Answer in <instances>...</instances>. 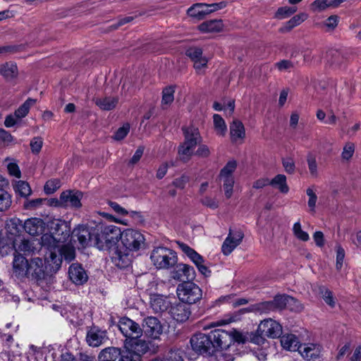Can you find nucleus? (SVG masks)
Segmentation results:
<instances>
[{"instance_id": "f257e3e1", "label": "nucleus", "mask_w": 361, "mask_h": 361, "mask_svg": "<svg viewBox=\"0 0 361 361\" xmlns=\"http://www.w3.org/2000/svg\"><path fill=\"white\" fill-rule=\"evenodd\" d=\"M97 247L100 250H111L116 247L121 235V228L114 225H96Z\"/></svg>"}, {"instance_id": "f03ea898", "label": "nucleus", "mask_w": 361, "mask_h": 361, "mask_svg": "<svg viewBox=\"0 0 361 361\" xmlns=\"http://www.w3.org/2000/svg\"><path fill=\"white\" fill-rule=\"evenodd\" d=\"M184 135V141L178 147V154L184 162L188 161L192 155L197 144L202 141V137L197 128L193 126L182 128Z\"/></svg>"}, {"instance_id": "7ed1b4c3", "label": "nucleus", "mask_w": 361, "mask_h": 361, "mask_svg": "<svg viewBox=\"0 0 361 361\" xmlns=\"http://www.w3.org/2000/svg\"><path fill=\"white\" fill-rule=\"evenodd\" d=\"M150 259L157 269H169L173 267L178 262L176 252L171 249L159 246L153 249Z\"/></svg>"}, {"instance_id": "20e7f679", "label": "nucleus", "mask_w": 361, "mask_h": 361, "mask_svg": "<svg viewBox=\"0 0 361 361\" xmlns=\"http://www.w3.org/2000/svg\"><path fill=\"white\" fill-rule=\"evenodd\" d=\"M69 237V230L66 223H52L50 233L44 234L42 238V245H57L65 243Z\"/></svg>"}, {"instance_id": "39448f33", "label": "nucleus", "mask_w": 361, "mask_h": 361, "mask_svg": "<svg viewBox=\"0 0 361 361\" xmlns=\"http://www.w3.org/2000/svg\"><path fill=\"white\" fill-rule=\"evenodd\" d=\"M177 295L181 302L189 305L195 304L202 299V291L195 283L187 282L178 285Z\"/></svg>"}, {"instance_id": "423d86ee", "label": "nucleus", "mask_w": 361, "mask_h": 361, "mask_svg": "<svg viewBox=\"0 0 361 361\" xmlns=\"http://www.w3.org/2000/svg\"><path fill=\"white\" fill-rule=\"evenodd\" d=\"M190 342L192 349L200 355H212L215 353L209 333L195 334L191 337Z\"/></svg>"}, {"instance_id": "0eeeda50", "label": "nucleus", "mask_w": 361, "mask_h": 361, "mask_svg": "<svg viewBox=\"0 0 361 361\" xmlns=\"http://www.w3.org/2000/svg\"><path fill=\"white\" fill-rule=\"evenodd\" d=\"M72 234L73 237H77L82 247L88 246L97 247L96 225L94 226L79 225L73 230Z\"/></svg>"}, {"instance_id": "6e6552de", "label": "nucleus", "mask_w": 361, "mask_h": 361, "mask_svg": "<svg viewBox=\"0 0 361 361\" xmlns=\"http://www.w3.org/2000/svg\"><path fill=\"white\" fill-rule=\"evenodd\" d=\"M119 239H121L125 249L129 251L138 250L145 242L143 235L138 231L133 229H126L123 232L121 231Z\"/></svg>"}, {"instance_id": "1a4fd4ad", "label": "nucleus", "mask_w": 361, "mask_h": 361, "mask_svg": "<svg viewBox=\"0 0 361 361\" xmlns=\"http://www.w3.org/2000/svg\"><path fill=\"white\" fill-rule=\"evenodd\" d=\"M118 327L126 338V341L133 338H139L142 335V330L139 324L126 317L119 319Z\"/></svg>"}, {"instance_id": "9d476101", "label": "nucleus", "mask_w": 361, "mask_h": 361, "mask_svg": "<svg viewBox=\"0 0 361 361\" xmlns=\"http://www.w3.org/2000/svg\"><path fill=\"white\" fill-rule=\"evenodd\" d=\"M46 278L44 263L40 257H33L29 260L26 279L39 283Z\"/></svg>"}, {"instance_id": "9b49d317", "label": "nucleus", "mask_w": 361, "mask_h": 361, "mask_svg": "<svg viewBox=\"0 0 361 361\" xmlns=\"http://www.w3.org/2000/svg\"><path fill=\"white\" fill-rule=\"evenodd\" d=\"M214 353L219 350H226L232 344V337L230 331L221 329H216L209 332Z\"/></svg>"}, {"instance_id": "f8f14e48", "label": "nucleus", "mask_w": 361, "mask_h": 361, "mask_svg": "<svg viewBox=\"0 0 361 361\" xmlns=\"http://www.w3.org/2000/svg\"><path fill=\"white\" fill-rule=\"evenodd\" d=\"M47 247L48 251L45 254L46 268L49 269L51 273H56L62 264V257L59 245H44Z\"/></svg>"}, {"instance_id": "ddd939ff", "label": "nucleus", "mask_w": 361, "mask_h": 361, "mask_svg": "<svg viewBox=\"0 0 361 361\" xmlns=\"http://www.w3.org/2000/svg\"><path fill=\"white\" fill-rule=\"evenodd\" d=\"M142 330L148 338L157 339L163 333V326L158 318L150 316L143 319Z\"/></svg>"}, {"instance_id": "4468645a", "label": "nucleus", "mask_w": 361, "mask_h": 361, "mask_svg": "<svg viewBox=\"0 0 361 361\" xmlns=\"http://www.w3.org/2000/svg\"><path fill=\"white\" fill-rule=\"evenodd\" d=\"M82 192L79 190H66L61 192L59 200H55L60 207L80 208L82 206Z\"/></svg>"}, {"instance_id": "2eb2a0df", "label": "nucleus", "mask_w": 361, "mask_h": 361, "mask_svg": "<svg viewBox=\"0 0 361 361\" xmlns=\"http://www.w3.org/2000/svg\"><path fill=\"white\" fill-rule=\"evenodd\" d=\"M185 55L193 62V67L197 73L207 67L208 60L203 56V51L199 47H190L185 51Z\"/></svg>"}, {"instance_id": "dca6fc26", "label": "nucleus", "mask_w": 361, "mask_h": 361, "mask_svg": "<svg viewBox=\"0 0 361 361\" xmlns=\"http://www.w3.org/2000/svg\"><path fill=\"white\" fill-rule=\"evenodd\" d=\"M85 339L90 346L95 348L105 343L109 340V337L106 330L93 326L87 330Z\"/></svg>"}, {"instance_id": "f3484780", "label": "nucleus", "mask_w": 361, "mask_h": 361, "mask_svg": "<svg viewBox=\"0 0 361 361\" xmlns=\"http://www.w3.org/2000/svg\"><path fill=\"white\" fill-rule=\"evenodd\" d=\"M259 332L265 335L266 337L276 338L281 337L282 334V326L279 322L267 319L259 324Z\"/></svg>"}, {"instance_id": "a211bd4d", "label": "nucleus", "mask_w": 361, "mask_h": 361, "mask_svg": "<svg viewBox=\"0 0 361 361\" xmlns=\"http://www.w3.org/2000/svg\"><path fill=\"white\" fill-rule=\"evenodd\" d=\"M171 276L173 279L183 283L190 282L195 277V271L194 268L190 265L179 264L171 272Z\"/></svg>"}, {"instance_id": "6ab92c4d", "label": "nucleus", "mask_w": 361, "mask_h": 361, "mask_svg": "<svg viewBox=\"0 0 361 361\" xmlns=\"http://www.w3.org/2000/svg\"><path fill=\"white\" fill-rule=\"evenodd\" d=\"M29 260L23 255L18 253L14 255L13 260V272L15 276L23 281L26 279Z\"/></svg>"}, {"instance_id": "aec40b11", "label": "nucleus", "mask_w": 361, "mask_h": 361, "mask_svg": "<svg viewBox=\"0 0 361 361\" xmlns=\"http://www.w3.org/2000/svg\"><path fill=\"white\" fill-rule=\"evenodd\" d=\"M111 261L112 262L120 269H125L128 267L131 264V256H130L129 250H126L122 251L118 247H115L111 250Z\"/></svg>"}, {"instance_id": "412c9836", "label": "nucleus", "mask_w": 361, "mask_h": 361, "mask_svg": "<svg viewBox=\"0 0 361 361\" xmlns=\"http://www.w3.org/2000/svg\"><path fill=\"white\" fill-rule=\"evenodd\" d=\"M150 306L155 313H161L166 311L172 305L166 296L152 294L150 295Z\"/></svg>"}, {"instance_id": "4be33fe9", "label": "nucleus", "mask_w": 361, "mask_h": 361, "mask_svg": "<svg viewBox=\"0 0 361 361\" xmlns=\"http://www.w3.org/2000/svg\"><path fill=\"white\" fill-rule=\"evenodd\" d=\"M68 275L70 279L76 285H82L88 279L85 270L81 264L74 263L72 264L68 269Z\"/></svg>"}, {"instance_id": "5701e85b", "label": "nucleus", "mask_w": 361, "mask_h": 361, "mask_svg": "<svg viewBox=\"0 0 361 361\" xmlns=\"http://www.w3.org/2000/svg\"><path fill=\"white\" fill-rule=\"evenodd\" d=\"M170 313L177 322H184L188 319L191 312L188 305L180 302L171 307Z\"/></svg>"}, {"instance_id": "b1692460", "label": "nucleus", "mask_w": 361, "mask_h": 361, "mask_svg": "<svg viewBox=\"0 0 361 361\" xmlns=\"http://www.w3.org/2000/svg\"><path fill=\"white\" fill-rule=\"evenodd\" d=\"M125 344L140 358H142V356L149 349V343L140 338L130 339L126 341Z\"/></svg>"}, {"instance_id": "393cba45", "label": "nucleus", "mask_w": 361, "mask_h": 361, "mask_svg": "<svg viewBox=\"0 0 361 361\" xmlns=\"http://www.w3.org/2000/svg\"><path fill=\"white\" fill-rule=\"evenodd\" d=\"M44 226L43 220L38 218L29 219L23 224L24 231L32 236L42 234L44 231Z\"/></svg>"}, {"instance_id": "a878e982", "label": "nucleus", "mask_w": 361, "mask_h": 361, "mask_svg": "<svg viewBox=\"0 0 361 361\" xmlns=\"http://www.w3.org/2000/svg\"><path fill=\"white\" fill-rule=\"evenodd\" d=\"M348 59V52L343 50L333 49L327 53L328 63L335 68L341 67Z\"/></svg>"}, {"instance_id": "bb28decb", "label": "nucleus", "mask_w": 361, "mask_h": 361, "mask_svg": "<svg viewBox=\"0 0 361 361\" xmlns=\"http://www.w3.org/2000/svg\"><path fill=\"white\" fill-rule=\"evenodd\" d=\"M0 74L8 82L16 80L18 75V69L16 63L6 62L0 65Z\"/></svg>"}, {"instance_id": "cd10ccee", "label": "nucleus", "mask_w": 361, "mask_h": 361, "mask_svg": "<svg viewBox=\"0 0 361 361\" xmlns=\"http://www.w3.org/2000/svg\"><path fill=\"white\" fill-rule=\"evenodd\" d=\"M13 246L16 252H23L25 255H32L37 250V248L35 245V242L27 239L14 241Z\"/></svg>"}, {"instance_id": "c85d7f7f", "label": "nucleus", "mask_w": 361, "mask_h": 361, "mask_svg": "<svg viewBox=\"0 0 361 361\" xmlns=\"http://www.w3.org/2000/svg\"><path fill=\"white\" fill-rule=\"evenodd\" d=\"M230 136L233 142L243 140L245 137V127L239 120H233L230 125Z\"/></svg>"}, {"instance_id": "c756f323", "label": "nucleus", "mask_w": 361, "mask_h": 361, "mask_svg": "<svg viewBox=\"0 0 361 361\" xmlns=\"http://www.w3.org/2000/svg\"><path fill=\"white\" fill-rule=\"evenodd\" d=\"M322 347L318 344H302L299 353L307 359H317L320 356Z\"/></svg>"}, {"instance_id": "7c9ffc66", "label": "nucleus", "mask_w": 361, "mask_h": 361, "mask_svg": "<svg viewBox=\"0 0 361 361\" xmlns=\"http://www.w3.org/2000/svg\"><path fill=\"white\" fill-rule=\"evenodd\" d=\"M121 349L108 347L102 350L98 355V361H120Z\"/></svg>"}, {"instance_id": "2f4dec72", "label": "nucleus", "mask_w": 361, "mask_h": 361, "mask_svg": "<svg viewBox=\"0 0 361 361\" xmlns=\"http://www.w3.org/2000/svg\"><path fill=\"white\" fill-rule=\"evenodd\" d=\"M281 344L284 349L290 351H298L302 344L294 334H287L281 337Z\"/></svg>"}, {"instance_id": "473e14b6", "label": "nucleus", "mask_w": 361, "mask_h": 361, "mask_svg": "<svg viewBox=\"0 0 361 361\" xmlns=\"http://www.w3.org/2000/svg\"><path fill=\"white\" fill-rule=\"evenodd\" d=\"M187 13L192 18L202 20L209 14L207 4H195L188 9Z\"/></svg>"}, {"instance_id": "72a5a7b5", "label": "nucleus", "mask_w": 361, "mask_h": 361, "mask_svg": "<svg viewBox=\"0 0 361 361\" xmlns=\"http://www.w3.org/2000/svg\"><path fill=\"white\" fill-rule=\"evenodd\" d=\"M224 24L221 20H210L202 23L198 29L202 32H216L223 30Z\"/></svg>"}, {"instance_id": "f704fd0d", "label": "nucleus", "mask_w": 361, "mask_h": 361, "mask_svg": "<svg viewBox=\"0 0 361 361\" xmlns=\"http://www.w3.org/2000/svg\"><path fill=\"white\" fill-rule=\"evenodd\" d=\"M177 244L179 248L190 259V260L195 265H198L200 263H204V260L203 257L194 249L182 242L178 241Z\"/></svg>"}, {"instance_id": "c9c22d12", "label": "nucleus", "mask_w": 361, "mask_h": 361, "mask_svg": "<svg viewBox=\"0 0 361 361\" xmlns=\"http://www.w3.org/2000/svg\"><path fill=\"white\" fill-rule=\"evenodd\" d=\"M118 102V99L116 97H105L103 98H97L95 100V104L104 111H111L114 109Z\"/></svg>"}, {"instance_id": "e433bc0d", "label": "nucleus", "mask_w": 361, "mask_h": 361, "mask_svg": "<svg viewBox=\"0 0 361 361\" xmlns=\"http://www.w3.org/2000/svg\"><path fill=\"white\" fill-rule=\"evenodd\" d=\"M307 18V15L305 13H301L294 16L288 21L286 23L284 26L281 28V32H289L295 27L301 24Z\"/></svg>"}, {"instance_id": "4c0bfd02", "label": "nucleus", "mask_w": 361, "mask_h": 361, "mask_svg": "<svg viewBox=\"0 0 361 361\" xmlns=\"http://www.w3.org/2000/svg\"><path fill=\"white\" fill-rule=\"evenodd\" d=\"M269 185L278 188L282 193L286 194L289 191V187L286 183V176L283 174L276 175L269 181Z\"/></svg>"}, {"instance_id": "58836bf2", "label": "nucleus", "mask_w": 361, "mask_h": 361, "mask_svg": "<svg viewBox=\"0 0 361 361\" xmlns=\"http://www.w3.org/2000/svg\"><path fill=\"white\" fill-rule=\"evenodd\" d=\"M16 194L22 197H27L32 194V190L28 183L23 180L16 181L13 185Z\"/></svg>"}, {"instance_id": "ea45409f", "label": "nucleus", "mask_w": 361, "mask_h": 361, "mask_svg": "<svg viewBox=\"0 0 361 361\" xmlns=\"http://www.w3.org/2000/svg\"><path fill=\"white\" fill-rule=\"evenodd\" d=\"M36 103V99L28 98L18 109L15 111V116L18 119L24 118L29 112L32 106Z\"/></svg>"}, {"instance_id": "a19ab883", "label": "nucleus", "mask_w": 361, "mask_h": 361, "mask_svg": "<svg viewBox=\"0 0 361 361\" xmlns=\"http://www.w3.org/2000/svg\"><path fill=\"white\" fill-rule=\"evenodd\" d=\"M174 87L172 86L166 87L162 90L161 106L163 109L166 108L174 100Z\"/></svg>"}, {"instance_id": "79ce46f5", "label": "nucleus", "mask_w": 361, "mask_h": 361, "mask_svg": "<svg viewBox=\"0 0 361 361\" xmlns=\"http://www.w3.org/2000/svg\"><path fill=\"white\" fill-rule=\"evenodd\" d=\"M318 294L324 299L325 302L330 307L335 306V301L333 297V293L324 286H317Z\"/></svg>"}, {"instance_id": "37998d69", "label": "nucleus", "mask_w": 361, "mask_h": 361, "mask_svg": "<svg viewBox=\"0 0 361 361\" xmlns=\"http://www.w3.org/2000/svg\"><path fill=\"white\" fill-rule=\"evenodd\" d=\"M318 294L324 299L325 302L330 307L335 306V301L333 297V293L324 286H317Z\"/></svg>"}, {"instance_id": "c03bdc74", "label": "nucleus", "mask_w": 361, "mask_h": 361, "mask_svg": "<svg viewBox=\"0 0 361 361\" xmlns=\"http://www.w3.org/2000/svg\"><path fill=\"white\" fill-rule=\"evenodd\" d=\"M318 294L324 299L325 302L330 307L335 306V301L333 297V293L324 286H317Z\"/></svg>"}, {"instance_id": "a18cd8bd", "label": "nucleus", "mask_w": 361, "mask_h": 361, "mask_svg": "<svg viewBox=\"0 0 361 361\" xmlns=\"http://www.w3.org/2000/svg\"><path fill=\"white\" fill-rule=\"evenodd\" d=\"M23 224L20 219L13 218L7 222L6 226L12 235H18L24 231Z\"/></svg>"}, {"instance_id": "49530a36", "label": "nucleus", "mask_w": 361, "mask_h": 361, "mask_svg": "<svg viewBox=\"0 0 361 361\" xmlns=\"http://www.w3.org/2000/svg\"><path fill=\"white\" fill-rule=\"evenodd\" d=\"M232 230H229V233L223 243L221 250L224 255H228L238 245L231 238Z\"/></svg>"}, {"instance_id": "de8ad7c7", "label": "nucleus", "mask_w": 361, "mask_h": 361, "mask_svg": "<svg viewBox=\"0 0 361 361\" xmlns=\"http://www.w3.org/2000/svg\"><path fill=\"white\" fill-rule=\"evenodd\" d=\"M237 167V162L234 160L229 161L226 166L221 170L220 178L221 179L226 178H233L232 173L234 172Z\"/></svg>"}, {"instance_id": "09e8293b", "label": "nucleus", "mask_w": 361, "mask_h": 361, "mask_svg": "<svg viewBox=\"0 0 361 361\" xmlns=\"http://www.w3.org/2000/svg\"><path fill=\"white\" fill-rule=\"evenodd\" d=\"M213 120L214 128L217 133L220 135H224L227 130V127L223 118L219 114H214L213 116Z\"/></svg>"}, {"instance_id": "8fccbe9b", "label": "nucleus", "mask_w": 361, "mask_h": 361, "mask_svg": "<svg viewBox=\"0 0 361 361\" xmlns=\"http://www.w3.org/2000/svg\"><path fill=\"white\" fill-rule=\"evenodd\" d=\"M11 204V196L6 190H0V212L7 210Z\"/></svg>"}, {"instance_id": "3c124183", "label": "nucleus", "mask_w": 361, "mask_h": 361, "mask_svg": "<svg viewBox=\"0 0 361 361\" xmlns=\"http://www.w3.org/2000/svg\"><path fill=\"white\" fill-rule=\"evenodd\" d=\"M59 250L61 253L62 259H64L66 261L71 262L75 258V250L68 245H61L59 244Z\"/></svg>"}, {"instance_id": "603ef678", "label": "nucleus", "mask_w": 361, "mask_h": 361, "mask_svg": "<svg viewBox=\"0 0 361 361\" xmlns=\"http://www.w3.org/2000/svg\"><path fill=\"white\" fill-rule=\"evenodd\" d=\"M297 8L290 6H283L278 8L275 13V18L278 19H283L290 16L292 14L295 13Z\"/></svg>"}, {"instance_id": "864d4df0", "label": "nucleus", "mask_w": 361, "mask_h": 361, "mask_svg": "<svg viewBox=\"0 0 361 361\" xmlns=\"http://www.w3.org/2000/svg\"><path fill=\"white\" fill-rule=\"evenodd\" d=\"M286 308L293 312H299L303 310V306L299 300L288 295Z\"/></svg>"}, {"instance_id": "5fc2aeb1", "label": "nucleus", "mask_w": 361, "mask_h": 361, "mask_svg": "<svg viewBox=\"0 0 361 361\" xmlns=\"http://www.w3.org/2000/svg\"><path fill=\"white\" fill-rule=\"evenodd\" d=\"M307 162L311 177L317 178L319 173L315 157L311 154H308L307 157Z\"/></svg>"}, {"instance_id": "6e6d98bb", "label": "nucleus", "mask_w": 361, "mask_h": 361, "mask_svg": "<svg viewBox=\"0 0 361 361\" xmlns=\"http://www.w3.org/2000/svg\"><path fill=\"white\" fill-rule=\"evenodd\" d=\"M120 361H141V358L135 354L128 346L125 345V349L121 350Z\"/></svg>"}, {"instance_id": "4d7b16f0", "label": "nucleus", "mask_w": 361, "mask_h": 361, "mask_svg": "<svg viewBox=\"0 0 361 361\" xmlns=\"http://www.w3.org/2000/svg\"><path fill=\"white\" fill-rule=\"evenodd\" d=\"M45 201H47L45 198H37L31 200H26L23 203V208L27 210H34L39 208Z\"/></svg>"}, {"instance_id": "13d9d810", "label": "nucleus", "mask_w": 361, "mask_h": 361, "mask_svg": "<svg viewBox=\"0 0 361 361\" xmlns=\"http://www.w3.org/2000/svg\"><path fill=\"white\" fill-rule=\"evenodd\" d=\"M287 295H278L272 300L276 311H281L286 307Z\"/></svg>"}, {"instance_id": "bf43d9fd", "label": "nucleus", "mask_w": 361, "mask_h": 361, "mask_svg": "<svg viewBox=\"0 0 361 361\" xmlns=\"http://www.w3.org/2000/svg\"><path fill=\"white\" fill-rule=\"evenodd\" d=\"M59 187L60 181L57 179H51L47 181L44 187V190L46 194L51 195L56 191Z\"/></svg>"}, {"instance_id": "052dcab7", "label": "nucleus", "mask_w": 361, "mask_h": 361, "mask_svg": "<svg viewBox=\"0 0 361 361\" xmlns=\"http://www.w3.org/2000/svg\"><path fill=\"white\" fill-rule=\"evenodd\" d=\"M256 310L262 313L276 311L272 300L264 301L256 305Z\"/></svg>"}, {"instance_id": "680f3d73", "label": "nucleus", "mask_w": 361, "mask_h": 361, "mask_svg": "<svg viewBox=\"0 0 361 361\" xmlns=\"http://www.w3.org/2000/svg\"><path fill=\"white\" fill-rule=\"evenodd\" d=\"M293 230L294 235L297 238L302 241H307L309 240L310 237L308 233L302 230L300 222H296L294 224Z\"/></svg>"}, {"instance_id": "e2e57ef3", "label": "nucleus", "mask_w": 361, "mask_h": 361, "mask_svg": "<svg viewBox=\"0 0 361 361\" xmlns=\"http://www.w3.org/2000/svg\"><path fill=\"white\" fill-rule=\"evenodd\" d=\"M223 188L226 198L229 199L233 194V188L234 184L233 178H223Z\"/></svg>"}, {"instance_id": "0e129e2a", "label": "nucleus", "mask_w": 361, "mask_h": 361, "mask_svg": "<svg viewBox=\"0 0 361 361\" xmlns=\"http://www.w3.org/2000/svg\"><path fill=\"white\" fill-rule=\"evenodd\" d=\"M130 131V124L126 123L122 127L119 128L114 133V139L118 141L124 139Z\"/></svg>"}, {"instance_id": "69168bd1", "label": "nucleus", "mask_w": 361, "mask_h": 361, "mask_svg": "<svg viewBox=\"0 0 361 361\" xmlns=\"http://www.w3.org/2000/svg\"><path fill=\"white\" fill-rule=\"evenodd\" d=\"M338 19L339 18L336 15L329 16L324 22V27H326V30L328 32L334 30L338 25Z\"/></svg>"}, {"instance_id": "338daca9", "label": "nucleus", "mask_w": 361, "mask_h": 361, "mask_svg": "<svg viewBox=\"0 0 361 361\" xmlns=\"http://www.w3.org/2000/svg\"><path fill=\"white\" fill-rule=\"evenodd\" d=\"M265 337V335H263L261 332H259L258 327L255 332H252L250 334H249L248 340H250L252 343L259 345L264 343Z\"/></svg>"}, {"instance_id": "774afa93", "label": "nucleus", "mask_w": 361, "mask_h": 361, "mask_svg": "<svg viewBox=\"0 0 361 361\" xmlns=\"http://www.w3.org/2000/svg\"><path fill=\"white\" fill-rule=\"evenodd\" d=\"M329 0H315L311 4L310 8L313 11H322L329 8Z\"/></svg>"}]
</instances>
